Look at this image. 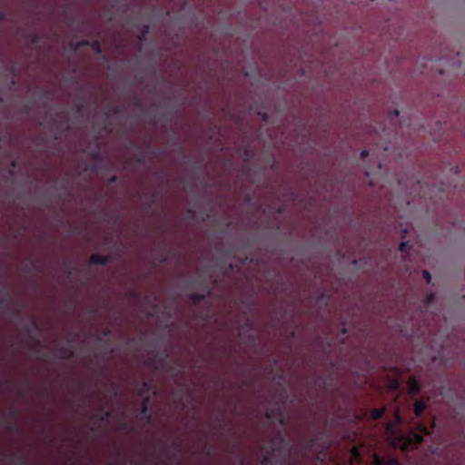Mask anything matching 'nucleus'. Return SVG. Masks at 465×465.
Here are the masks:
<instances>
[{"mask_svg":"<svg viewBox=\"0 0 465 465\" xmlns=\"http://www.w3.org/2000/svg\"><path fill=\"white\" fill-rule=\"evenodd\" d=\"M266 454L261 460L262 465H272V457L278 458L280 465H291V450L292 446L290 441L287 440L282 434L278 438L272 440L270 447H264Z\"/></svg>","mask_w":465,"mask_h":465,"instance_id":"nucleus-1","label":"nucleus"},{"mask_svg":"<svg viewBox=\"0 0 465 465\" xmlns=\"http://www.w3.org/2000/svg\"><path fill=\"white\" fill-rule=\"evenodd\" d=\"M319 435H323V431H321L319 434L312 432L311 435L306 437L303 440L302 450L306 453H311L314 452L313 448L317 447L321 449V452H322V450L327 448L328 444L326 441H320Z\"/></svg>","mask_w":465,"mask_h":465,"instance_id":"nucleus-2","label":"nucleus"},{"mask_svg":"<svg viewBox=\"0 0 465 465\" xmlns=\"http://www.w3.org/2000/svg\"><path fill=\"white\" fill-rule=\"evenodd\" d=\"M419 432H411L409 437V441L411 443H414L416 445L423 442V437L425 435H429L430 433V428H428L425 424L420 423L418 425Z\"/></svg>","mask_w":465,"mask_h":465,"instance_id":"nucleus-3","label":"nucleus"},{"mask_svg":"<svg viewBox=\"0 0 465 465\" xmlns=\"http://www.w3.org/2000/svg\"><path fill=\"white\" fill-rule=\"evenodd\" d=\"M265 417L269 420L277 419L280 424H285V418L280 410V407H274L272 409L267 410L265 412Z\"/></svg>","mask_w":465,"mask_h":465,"instance_id":"nucleus-4","label":"nucleus"},{"mask_svg":"<svg viewBox=\"0 0 465 465\" xmlns=\"http://www.w3.org/2000/svg\"><path fill=\"white\" fill-rule=\"evenodd\" d=\"M149 405H150V398L145 397L143 398L141 407H140V414L142 417L145 418L147 422H151L153 420V415L149 411Z\"/></svg>","mask_w":465,"mask_h":465,"instance_id":"nucleus-5","label":"nucleus"},{"mask_svg":"<svg viewBox=\"0 0 465 465\" xmlns=\"http://www.w3.org/2000/svg\"><path fill=\"white\" fill-rule=\"evenodd\" d=\"M110 262L109 256H104L99 254H92L89 259L91 265H103L105 266Z\"/></svg>","mask_w":465,"mask_h":465,"instance_id":"nucleus-6","label":"nucleus"},{"mask_svg":"<svg viewBox=\"0 0 465 465\" xmlns=\"http://www.w3.org/2000/svg\"><path fill=\"white\" fill-rule=\"evenodd\" d=\"M74 356V351L67 346H61L56 351V357L62 360H70Z\"/></svg>","mask_w":465,"mask_h":465,"instance_id":"nucleus-7","label":"nucleus"},{"mask_svg":"<svg viewBox=\"0 0 465 465\" xmlns=\"http://www.w3.org/2000/svg\"><path fill=\"white\" fill-rule=\"evenodd\" d=\"M373 465H401L396 459L382 458L379 455H374Z\"/></svg>","mask_w":465,"mask_h":465,"instance_id":"nucleus-8","label":"nucleus"},{"mask_svg":"<svg viewBox=\"0 0 465 465\" xmlns=\"http://www.w3.org/2000/svg\"><path fill=\"white\" fill-rule=\"evenodd\" d=\"M211 295V289H207L205 292L200 293V292H192L189 295V300L193 304H198L201 302L204 301L206 297Z\"/></svg>","mask_w":465,"mask_h":465,"instance_id":"nucleus-9","label":"nucleus"},{"mask_svg":"<svg viewBox=\"0 0 465 465\" xmlns=\"http://www.w3.org/2000/svg\"><path fill=\"white\" fill-rule=\"evenodd\" d=\"M427 408L424 399H419L414 403V414L416 417H420Z\"/></svg>","mask_w":465,"mask_h":465,"instance_id":"nucleus-10","label":"nucleus"},{"mask_svg":"<svg viewBox=\"0 0 465 465\" xmlns=\"http://www.w3.org/2000/svg\"><path fill=\"white\" fill-rule=\"evenodd\" d=\"M152 390V384L148 381H143L140 384H137L135 388L136 394L140 397H143L145 391H149Z\"/></svg>","mask_w":465,"mask_h":465,"instance_id":"nucleus-11","label":"nucleus"},{"mask_svg":"<svg viewBox=\"0 0 465 465\" xmlns=\"http://www.w3.org/2000/svg\"><path fill=\"white\" fill-rule=\"evenodd\" d=\"M385 413V408H375L371 411V417L372 420H380Z\"/></svg>","mask_w":465,"mask_h":465,"instance_id":"nucleus-12","label":"nucleus"},{"mask_svg":"<svg viewBox=\"0 0 465 465\" xmlns=\"http://www.w3.org/2000/svg\"><path fill=\"white\" fill-rule=\"evenodd\" d=\"M238 152L241 153L244 161H248L252 157L251 150L247 145H243L238 148Z\"/></svg>","mask_w":465,"mask_h":465,"instance_id":"nucleus-13","label":"nucleus"},{"mask_svg":"<svg viewBox=\"0 0 465 465\" xmlns=\"http://www.w3.org/2000/svg\"><path fill=\"white\" fill-rule=\"evenodd\" d=\"M27 40L32 45H38L42 41V35L38 33H31L26 36Z\"/></svg>","mask_w":465,"mask_h":465,"instance_id":"nucleus-14","label":"nucleus"},{"mask_svg":"<svg viewBox=\"0 0 465 465\" xmlns=\"http://www.w3.org/2000/svg\"><path fill=\"white\" fill-rule=\"evenodd\" d=\"M436 295L433 292H428L423 299L425 306L432 305L435 302Z\"/></svg>","mask_w":465,"mask_h":465,"instance_id":"nucleus-15","label":"nucleus"},{"mask_svg":"<svg viewBox=\"0 0 465 465\" xmlns=\"http://www.w3.org/2000/svg\"><path fill=\"white\" fill-rule=\"evenodd\" d=\"M410 391L412 395H416L420 391V385L415 379L410 381Z\"/></svg>","mask_w":465,"mask_h":465,"instance_id":"nucleus-16","label":"nucleus"},{"mask_svg":"<svg viewBox=\"0 0 465 465\" xmlns=\"http://www.w3.org/2000/svg\"><path fill=\"white\" fill-rule=\"evenodd\" d=\"M88 47H91L94 50V52L97 54H100L102 53V46L98 40H89Z\"/></svg>","mask_w":465,"mask_h":465,"instance_id":"nucleus-17","label":"nucleus"},{"mask_svg":"<svg viewBox=\"0 0 465 465\" xmlns=\"http://www.w3.org/2000/svg\"><path fill=\"white\" fill-rule=\"evenodd\" d=\"M89 45V40L84 39L81 41L76 42L75 44H71L70 46L73 50L76 51L81 47H88Z\"/></svg>","mask_w":465,"mask_h":465,"instance_id":"nucleus-18","label":"nucleus"},{"mask_svg":"<svg viewBox=\"0 0 465 465\" xmlns=\"http://www.w3.org/2000/svg\"><path fill=\"white\" fill-rule=\"evenodd\" d=\"M159 462L163 463V464H169L170 461H171V457L167 451L166 449L163 450V457H160L158 459Z\"/></svg>","mask_w":465,"mask_h":465,"instance_id":"nucleus-19","label":"nucleus"},{"mask_svg":"<svg viewBox=\"0 0 465 465\" xmlns=\"http://www.w3.org/2000/svg\"><path fill=\"white\" fill-rule=\"evenodd\" d=\"M411 248V245L408 242H402L400 243L399 250L403 253H408Z\"/></svg>","mask_w":465,"mask_h":465,"instance_id":"nucleus-20","label":"nucleus"},{"mask_svg":"<svg viewBox=\"0 0 465 465\" xmlns=\"http://www.w3.org/2000/svg\"><path fill=\"white\" fill-rule=\"evenodd\" d=\"M149 30H150L149 25H143L141 35H138V40L143 41L145 38L146 35L149 33Z\"/></svg>","mask_w":465,"mask_h":465,"instance_id":"nucleus-21","label":"nucleus"},{"mask_svg":"<svg viewBox=\"0 0 465 465\" xmlns=\"http://www.w3.org/2000/svg\"><path fill=\"white\" fill-rule=\"evenodd\" d=\"M12 460L14 461L13 465H25L26 459L25 457L15 458L12 456Z\"/></svg>","mask_w":465,"mask_h":465,"instance_id":"nucleus-22","label":"nucleus"},{"mask_svg":"<svg viewBox=\"0 0 465 465\" xmlns=\"http://www.w3.org/2000/svg\"><path fill=\"white\" fill-rule=\"evenodd\" d=\"M92 158L96 162L102 161V155L99 147H97V149L94 152H93Z\"/></svg>","mask_w":465,"mask_h":465,"instance_id":"nucleus-23","label":"nucleus"},{"mask_svg":"<svg viewBox=\"0 0 465 465\" xmlns=\"http://www.w3.org/2000/svg\"><path fill=\"white\" fill-rule=\"evenodd\" d=\"M34 266H35V265H34V263H33V262L24 264V265L22 266V271H23L24 272H31V271H32V269H33V267H34Z\"/></svg>","mask_w":465,"mask_h":465,"instance_id":"nucleus-24","label":"nucleus"},{"mask_svg":"<svg viewBox=\"0 0 465 465\" xmlns=\"http://www.w3.org/2000/svg\"><path fill=\"white\" fill-rule=\"evenodd\" d=\"M111 415H112V412L110 411H105L101 415L100 420L102 421H105V420H107L111 417Z\"/></svg>","mask_w":465,"mask_h":465,"instance_id":"nucleus-25","label":"nucleus"},{"mask_svg":"<svg viewBox=\"0 0 465 465\" xmlns=\"http://www.w3.org/2000/svg\"><path fill=\"white\" fill-rule=\"evenodd\" d=\"M422 275L427 283L431 282V275L427 270L423 271Z\"/></svg>","mask_w":465,"mask_h":465,"instance_id":"nucleus-26","label":"nucleus"},{"mask_svg":"<svg viewBox=\"0 0 465 465\" xmlns=\"http://www.w3.org/2000/svg\"><path fill=\"white\" fill-rule=\"evenodd\" d=\"M187 214L191 220H196V212L193 209H188Z\"/></svg>","mask_w":465,"mask_h":465,"instance_id":"nucleus-27","label":"nucleus"},{"mask_svg":"<svg viewBox=\"0 0 465 465\" xmlns=\"http://www.w3.org/2000/svg\"><path fill=\"white\" fill-rule=\"evenodd\" d=\"M109 393H111L114 397L118 395V388L115 385H112L109 390Z\"/></svg>","mask_w":465,"mask_h":465,"instance_id":"nucleus-28","label":"nucleus"},{"mask_svg":"<svg viewBox=\"0 0 465 465\" xmlns=\"http://www.w3.org/2000/svg\"><path fill=\"white\" fill-rule=\"evenodd\" d=\"M156 198H157V193H153L150 198V201H149V204H148V207H151L156 201Z\"/></svg>","mask_w":465,"mask_h":465,"instance_id":"nucleus-29","label":"nucleus"},{"mask_svg":"<svg viewBox=\"0 0 465 465\" xmlns=\"http://www.w3.org/2000/svg\"><path fill=\"white\" fill-rule=\"evenodd\" d=\"M244 326L249 329V330H252L253 328V322L252 320L250 319H247L244 322Z\"/></svg>","mask_w":465,"mask_h":465,"instance_id":"nucleus-30","label":"nucleus"},{"mask_svg":"<svg viewBox=\"0 0 465 465\" xmlns=\"http://www.w3.org/2000/svg\"><path fill=\"white\" fill-rule=\"evenodd\" d=\"M351 452L355 458L360 457L359 450L357 447H353Z\"/></svg>","mask_w":465,"mask_h":465,"instance_id":"nucleus-31","label":"nucleus"},{"mask_svg":"<svg viewBox=\"0 0 465 465\" xmlns=\"http://www.w3.org/2000/svg\"><path fill=\"white\" fill-rule=\"evenodd\" d=\"M118 178L116 175H112L110 178H109V183H115L117 182Z\"/></svg>","mask_w":465,"mask_h":465,"instance_id":"nucleus-32","label":"nucleus"},{"mask_svg":"<svg viewBox=\"0 0 465 465\" xmlns=\"http://www.w3.org/2000/svg\"><path fill=\"white\" fill-rule=\"evenodd\" d=\"M369 155V152L367 150H362L361 153V157L365 158Z\"/></svg>","mask_w":465,"mask_h":465,"instance_id":"nucleus-33","label":"nucleus"},{"mask_svg":"<svg viewBox=\"0 0 465 465\" xmlns=\"http://www.w3.org/2000/svg\"><path fill=\"white\" fill-rule=\"evenodd\" d=\"M112 113H113L114 114H118L120 113V110H119V108H118L117 106H115V107H114V108L112 109Z\"/></svg>","mask_w":465,"mask_h":465,"instance_id":"nucleus-34","label":"nucleus"},{"mask_svg":"<svg viewBox=\"0 0 465 465\" xmlns=\"http://www.w3.org/2000/svg\"><path fill=\"white\" fill-rule=\"evenodd\" d=\"M110 333H111V330L110 329H105L103 331L104 336H108Z\"/></svg>","mask_w":465,"mask_h":465,"instance_id":"nucleus-35","label":"nucleus"},{"mask_svg":"<svg viewBox=\"0 0 465 465\" xmlns=\"http://www.w3.org/2000/svg\"><path fill=\"white\" fill-rule=\"evenodd\" d=\"M157 124H158V121H157L155 118H153V119H152V120H151V124H152L153 126H156V125H157Z\"/></svg>","mask_w":465,"mask_h":465,"instance_id":"nucleus-36","label":"nucleus"},{"mask_svg":"<svg viewBox=\"0 0 465 465\" xmlns=\"http://www.w3.org/2000/svg\"><path fill=\"white\" fill-rule=\"evenodd\" d=\"M399 114H400V113H399V111H398L397 109H395V110L393 111V114H394V116H395V117H398V116H399Z\"/></svg>","mask_w":465,"mask_h":465,"instance_id":"nucleus-37","label":"nucleus"},{"mask_svg":"<svg viewBox=\"0 0 465 465\" xmlns=\"http://www.w3.org/2000/svg\"><path fill=\"white\" fill-rule=\"evenodd\" d=\"M5 15L2 12H0V23L4 20Z\"/></svg>","mask_w":465,"mask_h":465,"instance_id":"nucleus-38","label":"nucleus"},{"mask_svg":"<svg viewBox=\"0 0 465 465\" xmlns=\"http://www.w3.org/2000/svg\"><path fill=\"white\" fill-rule=\"evenodd\" d=\"M137 162L142 163L143 162V158L142 156H140L138 159H137Z\"/></svg>","mask_w":465,"mask_h":465,"instance_id":"nucleus-39","label":"nucleus"},{"mask_svg":"<svg viewBox=\"0 0 465 465\" xmlns=\"http://www.w3.org/2000/svg\"><path fill=\"white\" fill-rule=\"evenodd\" d=\"M82 109H83V104H79L77 106V111L80 112V111H82Z\"/></svg>","mask_w":465,"mask_h":465,"instance_id":"nucleus-40","label":"nucleus"},{"mask_svg":"<svg viewBox=\"0 0 465 465\" xmlns=\"http://www.w3.org/2000/svg\"><path fill=\"white\" fill-rule=\"evenodd\" d=\"M148 361H149L150 363H153V362H154V361H155V358H150V359L148 360Z\"/></svg>","mask_w":465,"mask_h":465,"instance_id":"nucleus-41","label":"nucleus"},{"mask_svg":"<svg viewBox=\"0 0 465 465\" xmlns=\"http://www.w3.org/2000/svg\"><path fill=\"white\" fill-rule=\"evenodd\" d=\"M341 331H342V333L346 334L347 333V329L345 327H343Z\"/></svg>","mask_w":465,"mask_h":465,"instance_id":"nucleus-42","label":"nucleus"},{"mask_svg":"<svg viewBox=\"0 0 465 465\" xmlns=\"http://www.w3.org/2000/svg\"><path fill=\"white\" fill-rule=\"evenodd\" d=\"M91 171H93V172L96 171V165L92 166Z\"/></svg>","mask_w":465,"mask_h":465,"instance_id":"nucleus-43","label":"nucleus"},{"mask_svg":"<svg viewBox=\"0 0 465 465\" xmlns=\"http://www.w3.org/2000/svg\"><path fill=\"white\" fill-rule=\"evenodd\" d=\"M173 445H174L175 449H178L180 447V445L178 443H174Z\"/></svg>","mask_w":465,"mask_h":465,"instance_id":"nucleus-44","label":"nucleus"},{"mask_svg":"<svg viewBox=\"0 0 465 465\" xmlns=\"http://www.w3.org/2000/svg\"><path fill=\"white\" fill-rule=\"evenodd\" d=\"M250 340H251V341H254V336L251 335V336H250Z\"/></svg>","mask_w":465,"mask_h":465,"instance_id":"nucleus-45","label":"nucleus"},{"mask_svg":"<svg viewBox=\"0 0 465 465\" xmlns=\"http://www.w3.org/2000/svg\"><path fill=\"white\" fill-rule=\"evenodd\" d=\"M165 261H166V259H165V258H163V259L161 260V262H164Z\"/></svg>","mask_w":465,"mask_h":465,"instance_id":"nucleus-46","label":"nucleus"},{"mask_svg":"<svg viewBox=\"0 0 465 465\" xmlns=\"http://www.w3.org/2000/svg\"><path fill=\"white\" fill-rule=\"evenodd\" d=\"M69 80H70V81H73V80H74V77H73V76H70V77H69Z\"/></svg>","mask_w":465,"mask_h":465,"instance_id":"nucleus-47","label":"nucleus"}]
</instances>
